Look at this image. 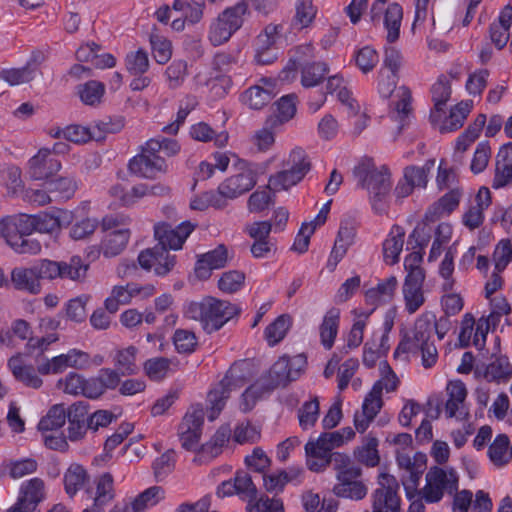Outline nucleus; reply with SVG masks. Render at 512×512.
<instances>
[{
	"label": "nucleus",
	"instance_id": "obj_24",
	"mask_svg": "<svg viewBox=\"0 0 512 512\" xmlns=\"http://www.w3.org/2000/svg\"><path fill=\"white\" fill-rule=\"evenodd\" d=\"M342 438L338 432H324L317 439H310L305 445L307 457H329L333 449L341 447Z\"/></svg>",
	"mask_w": 512,
	"mask_h": 512
},
{
	"label": "nucleus",
	"instance_id": "obj_18",
	"mask_svg": "<svg viewBox=\"0 0 512 512\" xmlns=\"http://www.w3.org/2000/svg\"><path fill=\"white\" fill-rule=\"evenodd\" d=\"M425 272H413L406 275L402 293L405 302V309L409 314H414L425 303L423 283Z\"/></svg>",
	"mask_w": 512,
	"mask_h": 512
},
{
	"label": "nucleus",
	"instance_id": "obj_1",
	"mask_svg": "<svg viewBox=\"0 0 512 512\" xmlns=\"http://www.w3.org/2000/svg\"><path fill=\"white\" fill-rule=\"evenodd\" d=\"M256 364L253 359L235 362L223 379L207 395L209 421H214L224 409L231 392L245 385L255 386Z\"/></svg>",
	"mask_w": 512,
	"mask_h": 512
},
{
	"label": "nucleus",
	"instance_id": "obj_30",
	"mask_svg": "<svg viewBox=\"0 0 512 512\" xmlns=\"http://www.w3.org/2000/svg\"><path fill=\"white\" fill-rule=\"evenodd\" d=\"M7 365L15 379L19 382L34 389H38L42 386L43 381L37 375L34 367L31 365H23L20 356H12L8 360Z\"/></svg>",
	"mask_w": 512,
	"mask_h": 512
},
{
	"label": "nucleus",
	"instance_id": "obj_21",
	"mask_svg": "<svg viewBox=\"0 0 512 512\" xmlns=\"http://www.w3.org/2000/svg\"><path fill=\"white\" fill-rule=\"evenodd\" d=\"M44 482L40 478H33L21 486L18 501L11 506L12 512H32L44 497Z\"/></svg>",
	"mask_w": 512,
	"mask_h": 512
},
{
	"label": "nucleus",
	"instance_id": "obj_64",
	"mask_svg": "<svg viewBox=\"0 0 512 512\" xmlns=\"http://www.w3.org/2000/svg\"><path fill=\"white\" fill-rule=\"evenodd\" d=\"M169 367L170 360L164 357L151 358L144 363L145 373L154 381L164 379L168 373Z\"/></svg>",
	"mask_w": 512,
	"mask_h": 512
},
{
	"label": "nucleus",
	"instance_id": "obj_3",
	"mask_svg": "<svg viewBox=\"0 0 512 512\" xmlns=\"http://www.w3.org/2000/svg\"><path fill=\"white\" fill-rule=\"evenodd\" d=\"M359 186L368 190L373 209L382 213L391 190V175L385 166L378 170L371 160H366L354 169Z\"/></svg>",
	"mask_w": 512,
	"mask_h": 512
},
{
	"label": "nucleus",
	"instance_id": "obj_27",
	"mask_svg": "<svg viewBox=\"0 0 512 512\" xmlns=\"http://www.w3.org/2000/svg\"><path fill=\"white\" fill-rule=\"evenodd\" d=\"M255 184L254 172L252 170H245L227 178L220 185L222 193L227 199H235L248 192Z\"/></svg>",
	"mask_w": 512,
	"mask_h": 512
},
{
	"label": "nucleus",
	"instance_id": "obj_2",
	"mask_svg": "<svg viewBox=\"0 0 512 512\" xmlns=\"http://www.w3.org/2000/svg\"><path fill=\"white\" fill-rule=\"evenodd\" d=\"M236 314L234 305L214 297L192 301L185 308L186 317L199 321L207 333L218 331Z\"/></svg>",
	"mask_w": 512,
	"mask_h": 512
},
{
	"label": "nucleus",
	"instance_id": "obj_19",
	"mask_svg": "<svg viewBox=\"0 0 512 512\" xmlns=\"http://www.w3.org/2000/svg\"><path fill=\"white\" fill-rule=\"evenodd\" d=\"M448 399L445 402V413L448 418L466 420L469 417V408L466 405L467 389L463 382L454 381L447 385Z\"/></svg>",
	"mask_w": 512,
	"mask_h": 512
},
{
	"label": "nucleus",
	"instance_id": "obj_38",
	"mask_svg": "<svg viewBox=\"0 0 512 512\" xmlns=\"http://www.w3.org/2000/svg\"><path fill=\"white\" fill-rule=\"evenodd\" d=\"M227 205V197L222 193L221 185L217 190H210L195 196L191 202L190 207L193 210L204 211L209 207L222 209Z\"/></svg>",
	"mask_w": 512,
	"mask_h": 512
},
{
	"label": "nucleus",
	"instance_id": "obj_15",
	"mask_svg": "<svg viewBox=\"0 0 512 512\" xmlns=\"http://www.w3.org/2000/svg\"><path fill=\"white\" fill-rule=\"evenodd\" d=\"M204 423V411L202 408H195L187 412L178 428V434L182 447L188 451L197 449L202 426Z\"/></svg>",
	"mask_w": 512,
	"mask_h": 512
},
{
	"label": "nucleus",
	"instance_id": "obj_23",
	"mask_svg": "<svg viewBox=\"0 0 512 512\" xmlns=\"http://www.w3.org/2000/svg\"><path fill=\"white\" fill-rule=\"evenodd\" d=\"M35 232L53 233L68 226L73 219L72 212L64 209H54L50 212L35 214Z\"/></svg>",
	"mask_w": 512,
	"mask_h": 512
},
{
	"label": "nucleus",
	"instance_id": "obj_43",
	"mask_svg": "<svg viewBox=\"0 0 512 512\" xmlns=\"http://www.w3.org/2000/svg\"><path fill=\"white\" fill-rule=\"evenodd\" d=\"M314 47L311 44L300 45L295 48V55L289 60L286 67L283 69V79L290 80L295 78L298 65L302 67L305 62L314 58Z\"/></svg>",
	"mask_w": 512,
	"mask_h": 512
},
{
	"label": "nucleus",
	"instance_id": "obj_46",
	"mask_svg": "<svg viewBox=\"0 0 512 512\" xmlns=\"http://www.w3.org/2000/svg\"><path fill=\"white\" fill-rule=\"evenodd\" d=\"M36 469L37 462L33 458L4 461L1 465V470L13 479H19L34 473Z\"/></svg>",
	"mask_w": 512,
	"mask_h": 512
},
{
	"label": "nucleus",
	"instance_id": "obj_11",
	"mask_svg": "<svg viewBox=\"0 0 512 512\" xmlns=\"http://www.w3.org/2000/svg\"><path fill=\"white\" fill-rule=\"evenodd\" d=\"M129 171L139 177L155 178L167 169L164 157L151 151L147 143L142 147L141 153L134 156L128 164Z\"/></svg>",
	"mask_w": 512,
	"mask_h": 512
},
{
	"label": "nucleus",
	"instance_id": "obj_37",
	"mask_svg": "<svg viewBox=\"0 0 512 512\" xmlns=\"http://www.w3.org/2000/svg\"><path fill=\"white\" fill-rule=\"evenodd\" d=\"M130 238L128 229H118L108 232L102 241V251L105 257H115L126 247Z\"/></svg>",
	"mask_w": 512,
	"mask_h": 512
},
{
	"label": "nucleus",
	"instance_id": "obj_45",
	"mask_svg": "<svg viewBox=\"0 0 512 512\" xmlns=\"http://www.w3.org/2000/svg\"><path fill=\"white\" fill-rule=\"evenodd\" d=\"M271 231L270 221L258 222V258L272 257L277 251L276 241L269 236Z\"/></svg>",
	"mask_w": 512,
	"mask_h": 512
},
{
	"label": "nucleus",
	"instance_id": "obj_32",
	"mask_svg": "<svg viewBox=\"0 0 512 512\" xmlns=\"http://www.w3.org/2000/svg\"><path fill=\"white\" fill-rule=\"evenodd\" d=\"M300 68L301 85L304 88L318 86L330 71L329 65L323 61L305 62Z\"/></svg>",
	"mask_w": 512,
	"mask_h": 512
},
{
	"label": "nucleus",
	"instance_id": "obj_61",
	"mask_svg": "<svg viewBox=\"0 0 512 512\" xmlns=\"http://www.w3.org/2000/svg\"><path fill=\"white\" fill-rule=\"evenodd\" d=\"M319 401L314 398L311 401L305 402L298 410L299 425L302 429L306 430L313 427L319 416Z\"/></svg>",
	"mask_w": 512,
	"mask_h": 512
},
{
	"label": "nucleus",
	"instance_id": "obj_35",
	"mask_svg": "<svg viewBox=\"0 0 512 512\" xmlns=\"http://www.w3.org/2000/svg\"><path fill=\"white\" fill-rule=\"evenodd\" d=\"M339 320L340 310L333 307L326 312L320 325L319 332L321 343L327 350L331 349L334 344L338 333Z\"/></svg>",
	"mask_w": 512,
	"mask_h": 512
},
{
	"label": "nucleus",
	"instance_id": "obj_10",
	"mask_svg": "<svg viewBox=\"0 0 512 512\" xmlns=\"http://www.w3.org/2000/svg\"><path fill=\"white\" fill-rule=\"evenodd\" d=\"M427 484L424 488V498L429 503L441 500L444 491L453 493L457 490L458 478L454 471L447 473L437 466L432 467L426 474Z\"/></svg>",
	"mask_w": 512,
	"mask_h": 512
},
{
	"label": "nucleus",
	"instance_id": "obj_16",
	"mask_svg": "<svg viewBox=\"0 0 512 512\" xmlns=\"http://www.w3.org/2000/svg\"><path fill=\"white\" fill-rule=\"evenodd\" d=\"M138 262L146 270L154 266L156 275L165 276L174 268L176 256L171 255L163 246H155L142 251L138 256Z\"/></svg>",
	"mask_w": 512,
	"mask_h": 512
},
{
	"label": "nucleus",
	"instance_id": "obj_9",
	"mask_svg": "<svg viewBox=\"0 0 512 512\" xmlns=\"http://www.w3.org/2000/svg\"><path fill=\"white\" fill-rule=\"evenodd\" d=\"M386 2L387 0H376L370 10V19L375 25H377L381 22L382 15H384L383 24L387 30L386 39L389 43H393L398 40L400 35L403 10L397 3H391L384 9Z\"/></svg>",
	"mask_w": 512,
	"mask_h": 512
},
{
	"label": "nucleus",
	"instance_id": "obj_56",
	"mask_svg": "<svg viewBox=\"0 0 512 512\" xmlns=\"http://www.w3.org/2000/svg\"><path fill=\"white\" fill-rule=\"evenodd\" d=\"M459 200V191L451 190L434 203L428 213L436 217L443 214H450L459 205Z\"/></svg>",
	"mask_w": 512,
	"mask_h": 512
},
{
	"label": "nucleus",
	"instance_id": "obj_22",
	"mask_svg": "<svg viewBox=\"0 0 512 512\" xmlns=\"http://www.w3.org/2000/svg\"><path fill=\"white\" fill-rule=\"evenodd\" d=\"M229 259L228 249L219 244L215 249L200 256L195 265V274L198 279L206 280L214 269L225 267Z\"/></svg>",
	"mask_w": 512,
	"mask_h": 512
},
{
	"label": "nucleus",
	"instance_id": "obj_31",
	"mask_svg": "<svg viewBox=\"0 0 512 512\" xmlns=\"http://www.w3.org/2000/svg\"><path fill=\"white\" fill-rule=\"evenodd\" d=\"M273 113L266 120L270 127H281L291 120L296 114V103L293 95L281 97L275 104Z\"/></svg>",
	"mask_w": 512,
	"mask_h": 512
},
{
	"label": "nucleus",
	"instance_id": "obj_48",
	"mask_svg": "<svg viewBox=\"0 0 512 512\" xmlns=\"http://www.w3.org/2000/svg\"><path fill=\"white\" fill-rule=\"evenodd\" d=\"M131 287V283L126 286H114L110 296L104 301L105 310L114 314L118 311L120 305L129 304L134 297Z\"/></svg>",
	"mask_w": 512,
	"mask_h": 512
},
{
	"label": "nucleus",
	"instance_id": "obj_7",
	"mask_svg": "<svg viewBox=\"0 0 512 512\" xmlns=\"http://www.w3.org/2000/svg\"><path fill=\"white\" fill-rule=\"evenodd\" d=\"M248 3L245 0L226 8L210 25L208 38L213 46L227 42L238 31L244 22V16L249 14Z\"/></svg>",
	"mask_w": 512,
	"mask_h": 512
},
{
	"label": "nucleus",
	"instance_id": "obj_6",
	"mask_svg": "<svg viewBox=\"0 0 512 512\" xmlns=\"http://www.w3.org/2000/svg\"><path fill=\"white\" fill-rule=\"evenodd\" d=\"M289 168L271 174L266 184L274 192L287 191L297 185L311 169V163L305 151L295 148L288 158Z\"/></svg>",
	"mask_w": 512,
	"mask_h": 512
},
{
	"label": "nucleus",
	"instance_id": "obj_13",
	"mask_svg": "<svg viewBox=\"0 0 512 512\" xmlns=\"http://www.w3.org/2000/svg\"><path fill=\"white\" fill-rule=\"evenodd\" d=\"M379 484L381 487L374 493L373 512H400L396 479L389 474L382 473Z\"/></svg>",
	"mask_w": 512,
	"mask_h": 512
},
{
	"label": "nucleus",
	"instance_id": "obj_14",
	"mask_svg": "<svg viewBox=\"0 0 512 512\" xmlns=\"http://www.w3.org/2000/svg\"><path fill=\"white\" fill-rule=\"evenodd\" d=\"M194 228L195 225L188 221L182 222L175 228L167 223L157 224L154 227V235L158 241L156 246H163L166 251H168V249H181L183 243Z\"/></svg>",
	"mask_w": 512,
	"mask_h": 512
},
{
	"label": "nucleus",
	"instance_id": "obj_54",
	"mask_svg": "<svg viewBox=\"0 0 512 512\" xmlns=\"http://www.w3.org/2000/svg\"><path fill=\"white\" fill-rule=\"evenodd\" d=\"M173 344L178 353L191 354L195 351L198 341L193 331L177 329L173 335Z\"/></svg>",
	"mask_w": 512,
	"mask_h": 512
},
{
	"label": "nucleus",
	"instance_id": "obj_34",
	"mask_svg": "<svg viewBox=\"0 0 512 512\" xmlns=\"http://www.w3.org/2000/svg\"><path fill=\"white\" fill-rule=\"evenodd\" d=\"M63 482L65 492L70 498H73L80 489H86L90 485L87 471L78 464L71 465L67 469Z\"/></svg>",
	"mask_w": 512,
	"mask_h": 512
},
{
	"label": "nucleus",
	"instance_id": "obj_51",
	"mask_svg": "<svg viewBox=\"0 0 512 512\" xmlns=\"http://www.w3.org/2000/svg\"><path fill=\"white\" fill-rule=\"evenodd\" d=\"M149 66L148 53L144 49L139 48L126 54L125 67L131 75H143L148 71Z\"/></svg>",
	"mask_w": 512,
	"mask_h": 512
},
{
	"label": "nucleus",
	"instance_id": "obj_12",
	"mask_svg": "<svg viewBox=\"0 0 512 512\" xmlns=\"http://www.w3.org/2000/svg\"><path fill=\"white\" fill-rule=\"evenodd\" d=\"M85 495L92 500L91 508L95 512L105 511V507L114 500L116 495L112 474L105 472L95 477L93 484L86 487Z\"/></svg>",
	"mask_w": 512,
	"mask_h": 512
},
{
	"label": "nucleus",
	"instance_id": "obj_25",
	"mask_svg": "<svg viewBox=\"0 0 512 512\" xmlns=\"http://www.w3.org/2000/svg\"><path fill=\"white\" fill-rule=\"evenodd\" d=\"M11 282L16 290L31 295H37L42 290L41 282L33 265L29 268L15 267L11 271Z\"/></svg>",
	"mask_w": 512,
	"mask_h": 512
},
{
	"label": "nucleus",
	"instance_id": "obj_41",
	"mask_svg": "<svg viewBox=\"0 0 512 512\" xmlns=\"http://www.w3.org/2000/svg\"><path fill=\"white\" fill-rule=\"evenodd\" d=\"M355 227L349 221H342L337 239L331 252V257L336 261L341 260L346 254L347 248L353 243Z\"/></svg>",
	"mask_w": 512,
	"mask_h": 512
},
{
	"label": "nucleus",
	"instance_id": "obj_26",
	"mask_svg": "<svg viewBox=\"0 0 512 512\" xmlns=\"http://www.w3.org/2000/svg\"><path fill=\"white\" fill-rule=\"evenodd\" d=\"M512 180V142L504 144L496 155L495 175L492 186H506Z\"/></svg>",
	"mask_w": 512,
	"mask_h": 512
},
{
	"label": "nucleus",
	"instance_id": "obj_50",
	"mask_svg": "<svg viewBox=\"0 0 512 512\" xmlns=\"http://www.w3.org/2000/svg\"><path fill=\"white\" fill-rule=\"evenodd\" d=\"M138 350L134 346L118 350L115 356V366L121 375H133L137 372L136 354Z\"/></svg>",
	"mask_w": 512,
	"mask_h": 512
},
{
	"label": "nucleus",
	"instance_id": "obj_53",
	"mask_svg": "<svg viewBox=\"0 0 512 512\" xmlns=\"http://www.w3.org/2000/svg\"><path fill=\"white\" fill-rule=\"evenodd\" d=\"M165 77L170 89L181 87L188 75V65L184 60H173L165 70Z\"/></svg>",
	"mask_w": 512,
	"mask_h": 512
},
{
	"label": "nucleus",
	"instance_id": "obj_57",
	"mask_svg": "<svg viewBox=\"0 0 512 512\" xmlns=\"http://www.w3.org/2000/svg\"><path fill=\"white\" fill-rule=\"evenodd\" d=\"M378 440L369 438L365 445L354 451L355 458L366 466L374 467L379 463L380 457L377 451Z\"/></svg>",
	"mask_w": 512,
	"mask_h": 512
},
{
	"label": "nucleus",
	"instance_id": "obj_44",
	"mask_svg": "<svg viewBox=\"0 0 512 512\" xmlns=\"http://www.w3.org/2000/svg\"><path fill=\"white\" fill-rule=\"evenodd\" d=\"M483 375L489 382L507 381L512 376V366L506 357H498L485 367Z\"/></svg>",
	"mask_w": 512,
	"mask_h": 512
},
{
	"label": "nucleus",
	"instance_id": "obj_36",
	"mask_svg": "<svg viewBox=\"0 0 512 512\" xmlns=\"http://www.w3.org/2000/svg\"><path fill=\"white\" fill-rule=\"evenodd\" d=\"M292 325V318L288 314L278 316L263 332V338L269 347L278 345L287 335Z\"/></svg>",
	"mask_w": 512,
	"mask_h": 512
},
{
	"label": "nucleus",
	"instance_id": "obj_29",
	"mask_svg": "<svg viewBox=\"0 0 512 512\" xmlns=\"http://www.w3.org/2000/svg\"><path fill=\"white\" fill-rule=\"evenodd\" d=\"M236 495L247 502V512H256V486L252 476L244 470L236 472L234 477Z\"/></svg>",
	"mask_w": 512,
	"mask_h": 512
},
{
	"label": "nucleus",
	"instance_id": "obj_39",
	"mask_svg": "<svg viewBox=\"0 0 512 512\" xmlns=\"http://www.w3.org/2000/svg\"><path fill=\"white\" fill-rule=\"evenodd\" d=\"M432 100L434 102V110L430 114L432 122H437L441 117V112L451 96V85L445 78H440L432 86Z\"/></svg>",
	"mask_w": 512,
	"mask_h": 512
},
{
	"label": "nucleus",
	"instance_id": "obj_17",
	"mask_svg": "<svg viewBox=\"0 0 512 512\" xmlns=\"http://www.w3.org/2000/svg\"><path fill=\"white\" fill-rule=\"evenodd\" d=\"M61 169V162L50 149L41 148L28 161V173L34 180H45Z\"/></svg>",
	"mask_w": 512,
	"mask_h": 512
},
{
	"label": "nucleus",
	"instance_id": "obj_63",
	"mask_svg": "<svg viewBox=\"0 0 512 512\" xmlns=\"http://www.w3.org/2000/svg\"><path fill=\"white\" fill-rule=\"evenodd\" d=\"M231 428L229 425H222L211 438L210 443L203 446V452H209L213 457L220 454L222 448L231 438Z\"/></svg>",
	"mask_w": 512,
	"mask_h": 512
},
{
	"label": "nucleus",
	"instance_id": "obj_28",
	"mask_svg": "<svg viewBox=\"0 0 512 512\" xmlns=\"http://www.w3.org/2000/svg\"><path fill=\"white\" fill-rule=\"evenodd\" d=\"M512 26V6H506L489 28L490 39L499 50L503 49L510 38V28Z\"/></svg>",
	"mask_w": 512,
	"mask_h": 512
},
{
	"label": "nucleus",
	"instance_id": "obj_40",
	"mask_svg": "<svg viewBox=\"0 0 512 512\" xmlns=\"http://www.w3.org/2000/svg\"><path fill=\"white\" fill-rule=\"evenodd\" d=\"M397 285V278L390 276L386 280L379 282L376 287L367 290L365 295L366 301L370 304H378L391 300Z\"/></svg>",
	"mask_w": 512,
	"mask_h": 512
},
{
	"label": "nucleus",
	"instance_id": "obj_42",
	"mask_svg": "<svg viewBox=\"0 0 512 512\" xmlns=\"http://www.w3.org/2000/svg\"><path fill=\"white\" fill-rule=\"evenodd\" d=\"M80 100L88 106H97L105 94V85L97 80H89L77 86Z\"/></svg>",
	"mask_w": 512,
	"mask_h": 512
},
{
	"label": "nucleus",
	"instance_id": "obj_49",
	"mask_svg": "<svg viewBox=\"0 0 512 512\" xmlns=\"http://www.w3.org/2000/svg\"><path fill=\"white\" fill-rule=\"evenodd\" d=\"M434 314L431 312L423 313L415 322L413 330V340L416 347L430 343L429 340L433 331Z\"/></svg>",
	"mask_w": 512,
	"mask_h": 512
},
{
	"label": "nucleus",
	"instance_id": "obj_55",
	"mask_svg": "<svg viewBox=\"0 0 512 512\" xmlns=\"http://www.w3.org/2000/svg\"><path fill=\"white\" fill-rule=\"evenodd\" d=\"M0 78L10 85H19L34 78V68L30 62L21 68L5 69L0 72Z\"/></svg>",
	"mask_w": 512,
	"mask_h": 512
},
{
	"label": "nucleus",
	"instance_id": "obj_20",
	"mask_svg": "<svg viewBox=\"0 0 512 512\" xmlns=\"http://www.w3.org/2000/svg\"><path fill=\"white\" fill-rule=\"evenodd\" d=\"M282 31L280 24H268L258 35V64H271L278 58L275 46Z\"/></svg>",
	"mask_w": 512,
	"mask_h": 512
},
{
	"label": "nucleus",
	"instance_id": "obj_47",
	"mask_svg": "<svg viewBox=\"0 0 512 512\" xmlns=\"http://www.w3.org/2000/svg\"><path fill=\"white\" fill-rule=\"evenodd\" d=\"M66 408L64 404L52 406L46 416L38 423V429L42 432H48L60 429L66 422Z\"/></svg>",
	"mask_w": 512,
	"mask_h": 512
},
{
	"label": "nucleus",
	"instance_id": "obj_59",
	"mask_svg": "<svg viewBox=\"0 0 512 512\" xmlns=\"http://www.w3.org/2000/svg\"><path fill=\"white\" fill-rule=\"evenodd\" d=\"M262 478L265 490L275 495L282 492L285 485L293 480V477L289 476L286 470H279L271 474L264 473Z\"/></svg>",
	"mask_w": 512,
	"mask_h": 512
},
{
	"label": "nucleus",
	"instance_id": "obj_8",
	"mask_svg": "<svg viewBox=\"0 0 512 512\" xmlns=\"http://www.w3.org/2000/svg\"><path fill=\"white\" fill-rule=\"evenodd\" d=\"M39 281L56 278L80 280L85 277L88 265L84 264L80 256H73L69 262L41 259L33 264Z\"/></svg>",
	"mask_w": 512,
	"mask_h": 512
},
{
	"label": "nucleus",
	"instance_id": "obj_62",
	"mask_svg": "<svg viewBox=\"0 0 512 512\" xmlns=\"http://www.w3.org/2000/svg\"><path fill=\"white\" fill-rule=\"evenodd\" d=\"M355 63L357 67L367 74L374 69L379 61L377 51L371 46H364L355 53Z\"/></svg>",
	"mask_w": 512,
	"mask_h": 512
},
{
	"label": "nucleus",
	"instance_id": "obj_52",
	"mask_svg": "<svg viewBox=\"0 0 512 512\" xmlns=\"http://www.w3.org/2000/svg\"><path fill=\"white\" fill-rule=\"evenodd\" d=\"M46 184L55 199H70L76 191V183L70 177H58L47 181Z\"/></svg>",
	"mask_w": 512,
	"mask_h": 512
},
{
	"label": "nucleus",
	"instance_id": "obj_58",
	"mask_svg": "<svg viewBox=\"0 0 512 512\" xmlns=\"http://www.w3.org/2000/svg\"><path fill=\"white\" fill-rule=\"evenodd\" d=\"M163 497L164 490L159 486H152L140 493L132 501L135 508H137V512H142L145 509L156 505Z\"/></svg>",
	"mask_w": 512,
	"mask_h": 512
},
{
	"label": "nucleus",
	"instance_id": "obj_33",
	"mask_svg": "<svg viewBox=\"0 0 512 512\" xmlns=\"http://www.w3.org/2000/svg\"><path fill=\"white\" fill-rule=\"evenodd\" d=\"M405 232L402 227L394 225L388 238L383 243V258L385 263L394 265L399 261L403 249Z\"/></svg>",
	"mask_w": 512,
	"mask_h": 512
},
{
	"label": "nucleus",
	"instance_id": "obj_60",
	"mask_svg": "<svg viewBox=\"0 0 512 512\" xmlns=\"http://www.w3.org/2000/svg\"><path fill=\"white\" fill-rule=\"evenodd\" d=\"M13 238L19 236H30L35 232V219L33 215L17 214L9 216Z\"/></svg>",
	"mask_w": 512,
	"mask_h": 512
},
{
	"label": "nucleus",
	"instance_id": "obj_4",
	"mask_svg": "<svg viewBox=\"0 0 512 512\" xmlns=\"http://www.w3.org/2000/svg\"><path fill=\"white\" fill-rule=\"evenodd\" d=\"M334 470L337 482L332 488L336 497L360 501L367 495L368 489L361 480L362 469L355 465L349 455H336Z\"/></svg>",
	"mask_w": 512,
	"mask_h": 512
},
{
	"label": "nucleus",
	"instance_id": "obj_5",
	"mask_svg": "<svg viewBox=\"0 0 512 512\" xmlns=\"http://www.w3.org/2000/svg\"><path fill=\"white\" fill-rule=\"evenodd\" d=\"M306 364L307 360L303 354L292 357L287 354L280 356L261 377V388L265 391H271L278 387L288 386L301 376Z\"/></svg>",
	"mask_w": 512,
	"mask_h": 512
}]
</instances>
